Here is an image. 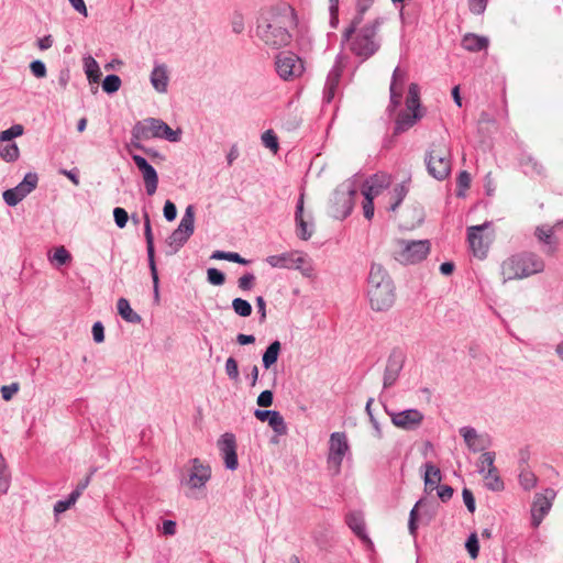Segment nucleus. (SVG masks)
<instances>
[{
  "label": "nucleus",
  "instance_id": "obj_64",
  "mask_svg": "<svg viewBox=\"0 0 563 563\" xmlns=\"http://www.w3.org/2000/svg\"><path fill=\"white\" fill-rule=\"evenodd\" d=\"M468 9L473 14L481 15L485 12L488 0H467Z\"/></svg>",
  "mask_w": 563,
  "mask_h": 563
},
{
  "label": "nucleus",
  "instance_id": "obj_25",
  "mask_svg": "<svg viewBox=\"0 0 563 563\" xmlns=\"http://www.w3.org/2000/svg\"><path fill=\"white\" fill-rule=\"evenodd\" d=\"M342 73L343 67L341 63L336 60L327 76L323 89V102L331 103L334 99Z\"/></svg>",
  "mask_w": 563,
  "mask_h": 563
},
{
  "label": "nucleus",
  "instance_id": "obj_37",
  "mask_svg": "<svg viewBox=\"0 0 563 563\" xmlns=\"http://www.w3.org/2000/svg\"><path fill=\"white\" fill-rule=\"evenodd\" d=\"M426 473H424V487L426 489L433 490L438 483L441 482L442 475L439 467L428 462L424 464Z\"/></svg>",
  "mask_w": 563,
  "mask_h": 563
},
{
  "label": "nucleus",
  "instance_id": "obj_3",
  "mask_svg": "<svg viewBox=\"0 0 563 563\" xmlns=\"http://www.w3.org/2000/svg\"><path fill=\"white\" fill-rule=\"evenodd\" d=\"M382 24L383 19L376 18L358 29V31L346 41L349 49L358 57L362 63L374 56L380 48L378 31ZM342 43H345V41H342Z\"/></svg>",
  "mask_w": 563,
  "mask_h": 563
},
{
  "label": "nucleus",
  "instance_id": "obj_35",
  "mask_svg": "<svg viewBox=\"0 0 563 563\" xmlns=\"http://www.w3.org/2000/svg\"><path fill=\"white\" fill-rule=\"evenodd\" d=\"M118 313L130 323H140L142 318L132 308L128 299L120 298L117 302Z\"/></svg>",
  "mask_w": 563,
  "mask_h": 563
},
{
  "label": "nucleus",
  "instance_id": "obj_13",
  "mask_svg": "<svg viewBox=\"0 0 563 563\" xmlns=\"http://www.w3.org/2000/svg\"><path fill=\"white\" fill-rule=\"evenodd\" d=\"M162 124L163 120L156 118H145L137 121L132 128L130 143L159 139Z\"/></svg>",
  "mask_w": 563,
  "mask_h": 563
},
{
  "label": "nucleus",
  "instance_id": "obj_54",
  "mask_svg": "<svg viewBox=\"0 0 563 563\" xmlns=\"http://www.w3.org/2000/svg\"><path fill=\"white\" fill-rule=\"evenodd\" d=\"M456 185H457V192H456V196L457 197H463L464 196V191L466 189L470 188V185H471V175L466 170H462L460 172V174L457 175V178H456Z\"/></svg>",
  "mask_w": 563,
  "mask_h": 563
},
{
  "label": "nucleus",
  "instance_id": "obj_5",
  "mask_svg": "<svg viewBox=\"0 0 563 563\" xmlns=\"http://www.w3.org/2000/svg\"><path fill=\"white\" fill-rule=\"evenodd\" d=\"M428 174L437 180H444L451 174V155L445 145L432 143L424 155Z\"/></svg>",
  "mask_w": 563,
  "mask_h": 563
},
{
  "label": "nucleus",
  "instance_id": "obj_26",
  "mask_svg": "<svg viewBox=\"0 0 563 563\" xmlns=\"http://www.w3.org/2000/svg\"><path fill=\"white\" fill-rule=\"evenodd\" d=\"M426 114L415 111L401 110L398 112L395 126L394 135H399L412 126H415Z\"/></svg>",
  "mask_w": 563,
  "mask_h": 563
},
{
  "label": "nucleus",
  "instance_id": "obj_28",
  "mask_svg": "<svg viewBox=\"0 0 563 563\" xmlns=\"http://www.w3.org/2000/svg\"><path fill=\"white\" fill-rule=\"evenodd\" d=\"M536 238L543 244L547 245L544 252L552 255L558 250V241L554 238V227L549 224L537 227L534 232Z\"/></svg>",
  "mask_w": 563,
  "mask_h": 563
},
{
  "label": "nucleus",
  "instance_id": "obj_12",
  "mask_svg": "<svg viewBox=\"0 0 563 563\" xmlns=\"http://www.w3.org/2000/svg\"><path fill=\"white\" fill-rule=\"evenodd\" d=\"M405 362H406L405 352L400 347H394L387 357V362H386V366H385V371H384V376H383V388L384 389H388L396 384V382L404 368Z\"/></svg>",
  "mask_w": 563,
  "mask_h": 563
},
{
  "label": "nucleus",
  "instance_id": "obj_40",
  "mask_svg": "<svg viewBox=\"0 0 563 563\" xmlns=\"http://www.w3.org/2000/svg\"><path fill=\"white\" fill-rule=\"evenodd\" d=\"M408 194V187L405 185V183L397 184L391 192V199L393 202L389 206V211H396L397 208L401 205L404 199L406 198Z\"/></svg>",
  "mask_w": 563,
  "mask_h": 563
},
{
  "label": "nucleus",
  "instance_id": "obj_17",
  "mask_svg": "<svg viewBox=\"0 0 563 563\" xmlns=\"http://www.w3.org/2000/svg\"><path fill=\"white\" fill-rule=\"evenodd\" d=\"M490 225V222H485L481 225H473L467 228V241L474 256L485 258L489 249V240L484 236V230Z\"/></svg>",
  "mask_w": 563,
  "mask_h": 563
},
{
  "label": "nucleus",
  "instance_id": "obj_52",
  "mask_svg": "<svg viewBox=\"0 0 563 563\" xmlns=\"http://www.w3.org/2000/svg\"><path fill=\"white\" fill-rule=\"evenodd\" d=\"M465 549L470 556L475 560L479 553V541L475 532L471 533L465 541Z\"/></svg>",
  "mask_w": 563,
  "mask_h": 563
},
{
  "label": "nucleus",
  "instance_id": "obj_58",
  "mask_svg": "<svg viewBox=\"0 0 563 563\" xmlns=\"http://www.w3.org/2000/svg\"><path fill=\"white\" fill-rule=\"evenodd\" d=\"M113 219H114L115 225L119 229H123L126 227V223H128L130 217L125 209H123L121 207H115L113 209Z\"/></svg>",
  "mask_w": 563,
  "mask_h": 563
},
{
  "label": "nucleus",
  "instance_id": "obj_38",
  "mask_svg": "<svg viewBox=\"0 0 563 563\" xmlns=\"http://www.w3.org/2000/svg\"><path fill=\"white\" fill-rule=\"evenodd\" d=\"M520 165L527 175L543 174V166L531 155H523L520 159Z\"/></svg>",
  "mask_w": 563,
  "mask_h": 563
},
{
  "label": "nucleus",
  "instance_id": "obj_48",
  "mask_svg": "<svg viewBox=\"0 0 563 563\" xmlns=\"http://www.w3.org/2000/svg\"><path fill=\"white\" fill-rule=\"evenodd\" d=\"M159 139L174 143L179 142L181 139V130H173L166 122L163 121Z\"/></svg>",
  "mask_w": 563,
  "mask_h": 563
},
{
  "label": "nucleus",
  "instance_id": "obj_42",
  "mask_svg": "<svg viewBox=\"0 0 563 563\" xmlns=\"http://www.w3.org/2000/svg\"><path fill=\"white\" fill-rule=\"evenodd\" d=\"M212 260H225L232 263H238L241 265H247L250 263L249 260L242 257L236 252H225V251H214L211 255Z\"/></svg>",
  "mask_w": 563,
  "mask_h": 563
},
{
  "label": "nucleus",
  "instance_id": "obj_7",
  "mask_svg": "<svg viewBox=\"0 0 563 563\" xmlns=\"http://www.w3.org/2000/svg\"><path fill=\"white\" fill-rule=\"evenodd\" d=\"M195 231V207L187 206L185 213L177 227L166 240L170 250L167 255L176 254L190 239Z\"/></svg>",
  "mask_w": 563,
  "mask_h": 563
},
{
  "label": "nucleus",
  "instance_id": "obj_31",
  "mask_svg": "<svg viewBox=\"0 0 563 563\" xmlns=\"http://www.w3.org/2000/svg\"><path fill=\"white\" fill-rule=\"evenodd\" d=\"M489 41L486 36L477 35L475 33H466L461 41L464 49L476 53L488 47Z\"/></svg>",
  "mask_w": 563,
  "mask_h": 563
},
{
  "label": "nucleus",
  "instance_id": "obj_63",
  "mask_svg": "<svg viewBox=\"0 0 563 563\" xmlns=\"http://www.w3.org/2000/svg\"><path fill=\"white\" fill-rule=\"evenodd\" d=\"M30 70L36 78H44L47 74L45 63L40 59L31 62Z\"/></svg>",
  "mask_w": 563,
  "mask_h": 563
},
{
  "label": "nucleus",
  "instance_id": "obj_2",
  "mask_svg": "<svg viewBox=\"0 0 563 563\" xmlns=\"http://www.w3.org/2000/svg\"><path fill=\"white\" fill-rule=\"evenodd\" d=\"M367 298L374 311L389 310L396 300V287L383 265L372 263L367 278Z\"/></svg>",
  "mask_w": 563,
  "mask_h": 563
},
{
  "label": "nucleus",
  "instance_id": "obj_34",
  "mask_svg": "<svg viewBox=\"0 0 563 563\" xmlns=\"http://www.w3.org/2000/svg\"><path fill=\"white\" fill-rule=\"evenodd\" d=\"M282 343L278 340L273 341L262 355V364L265 369H269L279 357Z\"/></svg>",
  "mask_w": 563,
  "mask_h": 563
},
{
  "label": "nucleus",
  "instance_id": "obj_6",
  "mask_svg": "<svg viewBox=\"0 0 563 563\" xmlns=\"http://www.w3.org/2000/svg\"><path fill=\"white\" fill-rule=\"evenodd\" d=\"M356 194L357 190L354 183L346 181L339 185L330 199V216L336 220L346 219L354 208Z\"/></svg>",
  "mask_w": 563,
  "mask_h": 563
},
{
  "label": "nucleus",
  "instance_id": "obj_53",
  "mask_svg": "<svg viewBox=\"0 0 563 563\" xmlns=\"http://www.w3.org/2000/svg\"><path fill=\"white\" fill-rule=\"evenodd\" d=\"M129 146L142 151L153 161H164L165 156L153 147H146L142 142L130 143Z\"/></svg>",
  "mask_w": 563,
  "mask_h": 563
},
{
  "label": "nucleus",
  "instance_id": "obj_24",
  "mask_svg": "<svg viewBox=\"0 0 563 563\" xmlns=\"http://www.w3.org/2000/svg\"><path fill=\"white\" fill-rule=\"evenodd\" d=\"M254 416L257 420L267 422L277 435H284L287 433V424L279 411L255 409Z\"/></svg>",
  "mask_w": 563,
  "mask_h": 563
},
{
  "label": "nucleus",
  "instance_id": "obj_20",
  "mask_svg": "<svg viewBox=\"0 0 563 563\" xmlns=\"http://www.w3.org/2000/svg\"><path fill=\"white\" fill-rule=\"evenodd\" d=\"M131 157L142 174L146 194L148 196H153L158 186V175L156 169L147 162L146 158L139 154H131Z\"/></svg>",
  "mask_w": 563,
  "mask_h": 563
},
{
  "label": "nucleus",
  "instance_id": "obj_27",
  "mask_svg": "<svg viewBox=\"0 0 563 563\" xmlns=\"http://www.w3.org/2000/svg\"><path fill=\"white\" fill-rule=\"evenodd\" d=\"M345 523L353 533L365 543H372L365 526L363 514L360 511H351L345 516Z\"/></svg>",
  "mask_w": 563,
  "mask_h": 563
},
{
  "label": "nucleus",
  "instance_id": "obj_33",
  "mask_svg": "<svg viewBox=\"0 0 563 563\" xmlns=\"http://www.w3.org/2000/svg\"><path fill=\"white\" fill-rule=\"evenodd\" d=\"M143 219H144V236H145V241H146V252H147L148 265H153V264H156L154 235L152 232L150 214L146 210H143Z\"/></svg>",
  "mask_w": 563,
  "mask_h": 563
},
{
  "label": "nucleus",
  "instance_id": "obj_19",
  "mask_svg": "<svg viewBox=\"0 0 563 563\" xmlns=\"http://www.w3.org/2000/svg\"><path fill=\"white\" fill-rule=\"evenodd\" d=\"M218 446L225 468L235 471L239 467L235 435L230 432L222 434L218 441Z\"/></svg>",
  "mask_w": 563,
  "mask_h": 563
},
{
  "label": "nucleus",
  "instance_id": "obj_45",
  "mask_svg": "<svg viewBox=\"0 0 563 563\" xmlns=\"http://www.w3.org/2000/svg\"><path fill=\"white\" fill-rule=\"evenodd\" d=\"M495 459H496L495 452H493V451L483 452L482 455L479 456V460L477 463V472L479 474H485V472H487V470H489V468L494 470V467H496L494 464Z\"/></svg>",
  "mask_w": 563,
  "mask_h": 563
},
{
  "label": "nucleus",
  "instance_id": "obj_15",
  "mask_svg": "<svg viewBox=\"0 0 563 563\" xmlns=\"http://www.w3.org/2000/svg\"><path fill=\"white\" fill-rule=\"evenodd\" d=\"M555 492L552 488L544 489L543 493H537L531 507V525L537 528L542 522L552 507V500Z\"/></svg>",
  "mask_w": 563,
  "mask_h": 563
},
{
  "label": "nucleus",
  "instance_id": "obj_14",
  "mask_svg": "<svg viewBox=\"0 0 563 563\" xmlns=\"http://www.w3.org/2000/svg\"><path fill=\"white\" fill-rule=\"evenodd\" d=\"M266 263L274 268L299 269L303 275L309 276L311 267L303 268L305 257L299 255L298 252H286L278 255H269L266 257Z\"/></svg>",
  "mask_w": 563,
  "mask_h": 563
},
{
  "label": "nucleus",
  "instance_id": "obj_36",
  "mask_svg": "<svg viewBox=\"0 0 563 563\" xmlns=\"http://www.w3.org/2000/svg\"><path fill=\"white\" fill-rule=\"evenodd\" d=\"M485 481V487L492 492H501L505 488L504 481L499 476L497 467L489 468L485 474H482Z\"/></svg>",
  "mask_w": 563,
  "mask_h": 563
},
{
  "label": "nucleus",
  "instance_id": "obj_11",
  "mask_svg": "<svg viewBox=\"0 0 563 563\" xmlns=\"http://www.w3.org/2000/svg\"><path fill=\"white\" fill-rule=\"evenodd\" d=\"M37 181L38 176L36 173H26L21 183H19L15 187L3 191L2 198L4 202L9 207L16 206L36 188Z\"/></svg>",
  "mask_w": 563,
  "mask_h": 563
},
{
  "label": "nucleus",
  "instance_id": "obj_46",
  "mask_svg": "<svg viewBox=\"0 0 563 563\" xmlns=\"http://www.w3.org/2000/svg\"><path fill=\"white\" fill-rule=\"evenodd\" d=\"M232 309L238 316L243 318L250 317L253 311L252 305L243 298H234L232 300Z\"/></svg>",
  "mask_w": 563,
  "mask_h": 563
},
{
  "label": "nucleus",
  "instance_id": "obj_21",
  "mask_svg": "<svg viewBox=\"0 0 563 563\" xmlns=\"http://www.w3.org/2000/svg\"><path fill=\"white\" fill-rule=\"evenodd\" d=\"M407 80V71L400 67H396L393 71L389 86V106L388 111H395L401 103L402 87Z\"/></svg>",
  "mask_w": 563,
  "mask_h": 563
},
{
  "label": "nucleus",
  "instance_id": "obj_16",
  "mask_svg": "<svg viewBox=\"0 0 563 563\" xmlns=\"http://www.w3.org/2000/svg\"><path fill=\"white\" fill-rule=\"evenodd\" d=\"M384 409L390 417L393 424L404 430L417 429L422 423L424 418L420 410L413 408L398 412L388 410L386 406H384Z\"/></svg>",
  "mask_w": 563,
  "mask_h": 563
},
{
  "label": "nucleus",
  "instance_id": "obj_60",
  "mask_svg": "<svg viewBox=\"0 0 563 563\" xmlns=\"http://www.w3.org/2000/svg\"><path fill=\"white\" fill-rule=\"evenodd\" d=\"M255 275L253 273H245L238 280V287L243 291H249L254 287Z\"/></svg>",
  "mask_w": 563,
  "mask_h": 563
},
{
  "label": "nucleus",
  "instance_id": "obj_62",
  "mask_svg": "<svg viewBox=\"0 0 563 563\" xmlns=\"http://www.w3.org/2000/svg\"><path fill=\"white\" fill-rule=\"evenodd\" d=\"M71 255L70 253L64 247H57L53 255V261H55L58 265H65L68 262H70Z\"/></svg>",
  "mask_w": 563,
  "mask_h": 563
},
{
  "label": "nucleus",
  "instance_id": "obj_47",
  "mask_svg": "<svg viewBox=\"0 0 563 563\" xmlns=\"http://www.w3.org/2000/svg\"><path fill=\"white\" fill-rule=\"evenodd\" d=\"M121 84V78L118 75H107L102 81V90L108 95H112L120 89Z\"/></svg>",
  "mask_w": 563,
  "mask_h": 563
},
{
  "label": "nucleus",
  "instance_id": "obj_50",
  "mask_svg": "<svg viewBox=\"0 0 563 563\" xmlns=\"http://www.w3.org/2000/svg\"><path fill=\"white\" fill-rule=\"evenodd\" d=\"M77 500L78 498L71 493L68 495L67 498L57 500L54 505L55 516H58L59 514H63L66 510H68L71 506L76 504Z\"/></svg>",
  "mask_w": 563,
  "mask_h": 563
},
{
  "label": "nucleus",
  "instance_id": "obj_51",
  "mask_svg": "<svg viewBox=\"0 0 563 563\" xmlns=\"http://www.w3.org/2000/svg\"><path fill=\"white\" fill-rule=\"evenodd\" d=\"M10 487V474L0 454V494H5Z\"/></svg>",
  "mask_w": 563,
  "mask_h": 563
},
{
  "label": "nucleus",
  "instance_id": "obj_41",
  "mask_svg": "<svg viewBox=\"0 0 563 563\" xmlns=\"http://www.w3.org/2000/svg\"><path fill=\"white\" fill-rule=\"evenodd\" d=\"M538 478L528 467H522L519 473V484L523 490H531L536 487Z\"/></svg>",
  "mask_w": 563,
  "mask_h": 563
},
{
  "label": "nucleus",
  "instance_id": "obj_22",
  "mask_svg": "<svg viewBox=\"0 0 563 563\" xmlns=\"http://www.w3.org/2000/svg\"><path fill=\"white\" fill-rule=\"evenodd\" d=\"M459 432L463 437L468 450L474 453L483 452L490 445L489 435L478 434L476 429L473 427H462Z\"/></svg>",
  "mask_w": 563,
  "mask_h": 563
},
{
  "label": "nucleus",
  "instance_id": "obj_61",
  "mask_svg": "<svg viewBox=\"0 0 563 563\" xmlns=\"http://www.w3.org/2000/svg\"><path fill=\"white\" fill-rule=\"evenodd\" d=\"M364 201H363V213L364 217L367 220H372L374 217V196H371V194H363Z\"/></svg>",
  "mask_w": 563,
  "mask_h": 563
},
{
  "label": "nucleus",
  "instance_id": "obj_57",
  "mask_svg": "<svg viewBox=\"0 0 563 563\" xmlns=\"http://www.w3.org/2000/svg\"><path fill=\"white\" fill-rule=\"evenodd\" d=\"M207 280L214 286H221L225 283V275L218 268L210 267L207 271Z\"/></svg>",
  "mask_w": 563,
  "mask_h": 563
},
{
  "label": "nucleus",
  "instance_id": "obj_56",
  "mask_svg": "<svg viewBox=\"0 0 563 563\" xmlns=\"http://www.w3.org/2000/svg\"><path fill=\"white\" fill-rule=\"evenodd\" d=\"M262 142L267 148L272 150L273 152H277V150L279 148L278 137L273 130H267L262 134Z\"/></svg>",
  "mask_w": 563,
  "mask_h": 563
},
{
  "label": "nucleus",
  "instance_id": "obj_23",
  "mask_svg": "<svg viewBox=\"0 0 563 563\" xmlns=\"http://www.w3.org/2000/svg\"><path fill=\"white\" fill-rule=\"evenodd\" d=\"M303 206L305 194L301 192L298 197L295 211L296 235L302 241H308L313 234V222L308 223L305 220Z\"/></svg>",
  "mask_w": 563,
  "mask_h": 563
},
{
  "label": "nucleus",
  "instance_id": "obj_32",
  "mask_svg": "<svg viewBox=\"0 0 563 563\" xmlns=\"http://www.w3.org/2000/svg\"><path fill=\"white\" fill-rule=\"evenodd\" d=\"M406 110L415 111L426 114V108L422 107L420 100V87L416 82H411L408 87V95L406 97Z\"/></svg>",
  "mask_w": 563,
  "mask_h": 563
},
{
  "label": "nucleus",
  "instance_id": "obj_1",
  "mask_svg": "<svg viewBox=\"0 0 563 563\" xmlns=\"http://www.w3.org/2000/svg\"><path fill=\"white\" fill-rule=\"evenodd\" d=\"M296 12L288 5L271 7L262 10L255 33L257 38L269 49H280L292 41L290 29L296 25Z\"/></svg>",
  "mask_w": 563,
  "mask_h": 563
},
{
  "label": "nucleus",
  "instance_id": "obj_39",
  "mask_svg": "<svg viewBox=\"0 0 563 563\" xmlns=\"http://www.w3.org/2000/svg\"><path fill=\"white\" fill-rule=\"evenodd\" d=\"M20 156V150L15 142L0 145V157L8 163L15 162Z\"/></svg>",
  "mask_w": 563,
  "mask_h": 563
},
{
  "label": "nucleus",
  "instance_id": "obj_10",
  "mask_svg": "<svg viewBox=\"0 0 563 563\" xmlns=\"http://www.w3.org/2000/svg\"><path fill=\"white\" fill-rule=\"evenodd\" d=\"M277 75L285 81L300 77L305 71L303 60L292 52H280L275 57Z\"/></svg>",
  "mask_w": 563,
  "mask_h": 563
},
{
  "label": "nucleus",
  "instance_id": "obj_43",
  "mask_svg": "<svg viewBox=\"0 0 563 563\" xmlns=\"http://www.w3.org/2000/svg\"><path fill=\"white\" fill-rule=\"evenodd\" d=\"M365 13L366 12H361L356 10L355 15L352 18L350 24L345 27L344 32L342 33V41L350 40L351 36L358 31L357 27L362 24Z\"/></svg>",
  "mask_w": 563,
  "mask_h": 563
},
{
  "label": "nucleus",
  "instance_id": "obj_29",
  "mask_svg": "<svg viewBox=\"0 0 563 563\" xmlns=\"http://www.w3.org/2000/svg\"><path fill=\"white\" fill-rule=\"evenodd\" d=\"M390 185V177L386 174H374L371 176L363 186L362 194H371V196H378L380 191Z\"/></svg>",
  "mask_w": 563,
  "mask_h": 563
},
{
  "label": "nucleus",
  "instance_id": "obj_8",
  "mask_svg": "<svg viewBox=\"0 0 563 563\" xmlns=\"http://www.w3.org/2000/svg\"><path fill=\"white\" fill-rule=\"evenodd\" d=\"M399 251L395 260L401 264H417L423 261L430 253L429 240H398Z\"/></svg>",
  "mask_w": 563,
  "mask_h": 563
},
{
  "label": "nucleus",
  "instance_id": "obj_9",
  "mask_svg": "<svg viewBox=\"0 0 563 563\" xmlns=\"http://www.w3.org/2000/svg\"><path fill=\"white\" fill-rule=\"evenodd\" d=\"M349 451L350 445L345 432H333L330 434L327 465L331 475L336 476L340 474L343 459Z\"/></svg>",
  "mask_w": 563,
  "mask_h": 563
},
{
  "label": "nucleus",
  "instance_id": "obj_4",
  "mask_svg": "<svg viewBox=\"0 0 563 563\" xmlns=\"http://www.w3.org/2000/svg\"><path fill=\"white\" fill-rule=\"evenodd\" d=\"M543 260L536 253L521 252L511 255L501 264L505 280L521 279L544 271Z\"/></svg>",
  "mask_w": 563,
  "mask_h": 563
},
{
  "label": "nucleus",
  "instance_id": "obj_59",
  "mask_svg": "<svg viewBox=\"0 0 563 563\" xmlns=\"http://www.w3.org/2000/svg\"><path fill=\"white\" fill-rule=\"evenodd\" d=\"M225 373L228 377L233 382H239L240 374H239V366L238 362L234 357H229L225 362Z\"/></svg>",
  "mask_w": 563,
  "mask_h": 563
},
{
  "label": "nucleus",
  "instance_id": "obj_44",
  "mask_svg": "<svg viewBox=\"0 0 563 563\" xmlns=\"http://www.w3.org/2000/svg\"><path fill=\"white\" fill-rule=\"evenodd\" d=\"M85 71L90 82H98L101 77V71L98 63L89 56L85 59Z\"/></svg>",
  "mask_w": 563,
  "mask_h": 563
},
{
  "label": "nucleus",
  "instance_id": "obj_30",
  "mask_svg": "<svg viewBox=\"0 0 563 563\" xmlns=\"http://www.w3.org/2000/svg\"><path fill=\"white\" fill-rule=\"evenodd\" d=\"M151 84L153 88L159 92L164 93L167 91L168 87V71L167 67L164 64L155 65L150 76Z\"/></svg>",
  "mask_w": 563,
  "mask_h": 563
},
{
  "label": "nucleus",
  "instance_id": "obj_49",
  "mask_svg": "<svg viewBox=\"0 0 563 563\" xmlns=\"http://www.w3.org/2000/svg\"><path fill=\"white\" fill-rule=\"evenodd\" d=\"M24 133L22 124H13L9 129L0 132V142H10Z\"/></svg>",
  "mask_w": 563,
  "mask_h": 563
},
{
  "label": "nucleus",
  "instance_id": "obj_55",
  "mask_svg": "<svg viewBox=\"0 0 563 563\" xmlns=\"http://www.w3.org/2000/svg\"><path fill=\"white\" fill-rule=\"evenodd\" d=\"M422 501L423 499H419L409 514L408 530L409 533L413 537H416L418 531V507L422 504Z\"/></svg>",
  "mask_w": 563,
  "mask_h": 563
},
{
  "label": "nucleus",
  "instance_id": "obj_18",
  "mask_svg": "<svg viewBox=\"0 0 563 563\" xmlns=\"http://www.w3.org/2000/svg\"><path fill=\"white\" fill-rule=\"evenodd\" d=\"M189 462L191 467L188 478L181 481V484L189 486L191 489H200L211 478V467L208 464H203L198 457L191 459Z\"/></svg>",
  "mask_w": 563,
  "mask_h": 563
}]
</instances>
